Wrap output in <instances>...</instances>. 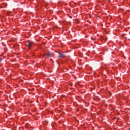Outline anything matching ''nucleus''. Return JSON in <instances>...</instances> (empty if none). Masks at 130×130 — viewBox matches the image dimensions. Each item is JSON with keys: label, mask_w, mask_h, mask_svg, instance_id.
<instances>
[{"label": "nucleus", "mask_w": 130, "mask_h": 130, "mask_svg": "<svg viewBox=\"0 0 130 130\" xmlns=\"http://www.w3.org/2000/svg\"><path fill=\"white\" fill-rule=\"evenodd\" d=\"M1 61H2V59H0V62H1Z\"/></svg>", "instance_id": "20e7f679"}, {"label": "nucleus", "mask_w": 130, "mask_h": 130, "mask_svg": "<svg viewBox=\"0 0 130 130\" xmlns=\"http://www.w3.org/2000/svg\"><path fill=\"white\" fill-rule=\"evenodd\" d=\"M26 45L29 47V48H31V47H32V46L33 45V42L28 41V42H27Z\"/></svg>", "instance_id": "f257e3e1"}, {"label": "nucleus", "mask_w": 130, "mask_h": 130, "mask_svg": "<svg viewBox=\"0 0 130 130\" xmlns=\"http://www.w3.org/2000/svg\"><path fill=\"white\" fill-rule=\"evenodd\" d=\"M129 130H130V128H129Z\"/></svg>", "instance_id": "39448f33"}, {"label": "nucleus", "mask_w": 130, "mask_h": 130, "mask_svg": "<svg viewBox=\"0 0 130 130\" xmlns=\"http://www.w3.org/2000/svg\"><path fill=\"white\" fill-rule=\"evenodd\" d=\"M52 55V53L49 52L48 54H47V56H48V57H51V56Z\"/></svg>", "instance_id": "7ed1b4c3"}, {"label": "nucleus", "mask_w": 130, "mask_h": 130, "mask_svg": "<svg viewBox=\"0 0 130 130\" xmlns=\"http://www.w3.org/2000/svg\"><path fill=\"white\" fill-rule=\"evenodd\" d=\"M59 55H58V57L59 58H63V57H64V56H66V55H64V54H62L60 52H59Z\"/></svg>", "instance_id": "f03ea898"}]
</instances>
